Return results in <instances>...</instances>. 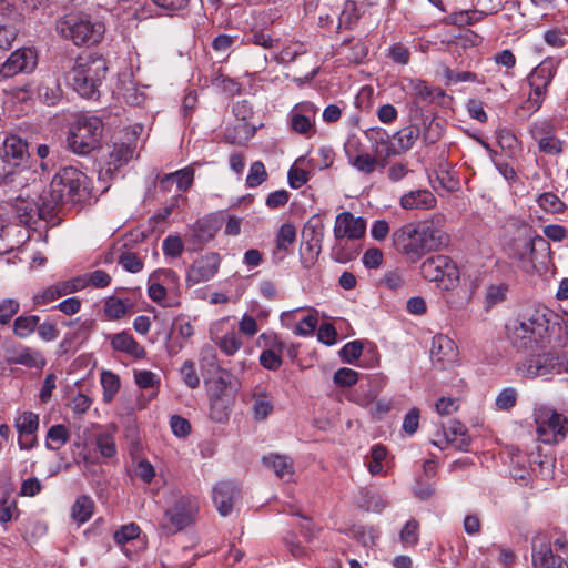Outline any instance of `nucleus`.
<instances>
[{"mask_svg": "<svg viewBox=\"0 0 568 568\" xmlns=\"http://www.w3.org/2000/svg\"><path fill=\"white\" fill-rule=\"evenodd\" d=\"M537 203L544 211L552 214L562 213L566 209V204L551 192L540 194Z\"/></svg>", "mask_w": 568, "mask_h": 568, "instance_id": "nucleus-50", "label": "nucleus"}, {"mask_svg": "<svg viewBox=\"0 0 568 568\" xmlns=\"http://www.w3.org/2000/svg\"><path fill=\"white\" fill-rule=\"evenodd\" d=\"M456 357L455 343L446 335L438 334L432 339L430 358L434 363L445 366Z\"/></svg>", "mask_w": 568, "mask_h": 568, "instance_id": "nucleus-26", "label": "nucleus"}, {"mask_svg": "<svg viewBox=\"0 0 568 568\" xmlns=\"http://www.w3.org/2000/svg\"><path fill=\"white\" fill-rule=\"evenodd\" d=\"M37 64L38 54L34 49H17L0 65V80L12 78L19 73H31L37 68Z\"/></svg>", "mask_w": 568, "mask_h": 568, "instance_id": "nucleus-16", "label": "nucleus"}, {"mask_svg": "<svg viewBox=\"0 0 568 568\" xmlns=\"http://www.w3.org/2000/svg\"><path fill=\"white\" fill-rule=\"evenodd\" d=\"M267 172L262 161H255L251 164L248 174L246 176V185L248 187H256L267 180Z\"/></svg>", "mask_w": 568, "mask_h": 568, "instance_id": "nucleus-56", "label": "nucleus"}, {"mask_svg": "<svg viewBox=\"0 0 568 568\" xmlns=\"http://www.w3.org/2000/svg\"><path fill=\"white\" fill-rule=\"evenodd\" d=\"M414 95L418 102L433 103L445 98V91L438 87H430L423 80L412 82Z\"/></svg>", "mask_w": 568, "mask_h": 568, "instance_id": "nucleus-30", "label": "nucleus"}, {"mask_svg": "<svg viewBox=\"0 0 568 568\" xmlns=\"http://www.w3.org/2000/svg\"><path fill=\"white\" fill-rule=\"evenodd\" d=\"M277 42V39H274L270 33L261 28H251L242 38V43L254 44L264 49H272Z\"/></svg>", "mask_w": 568, "mask_h": 568, "instance_id": "nucleus-36", "label": "nucleus"}, {"mask_svg": "<svg viewBox=\"0 0 568 568\" xmlns=\"http://www.w3.org/2000/svg\"><path fill=\"white\" fill-rule=\"evenodd\" d=\"M94 503L89 496H80L75 499L72 506V518L83 524L88 521L93 514Z\"/></svg>", "mask_w": 568, "mask_h": 568, "instance_id": "nucleus-41", "label": "nucleus"}, {"mask_svg": "<svg viewBox=\"0 0 568 568\" xmlns=\"http://www.w3.org/2000/svg\"><path fill=\"white\" fill-rule=\"evenodd\" d=\"M366 231V221L363 217H356L351 212H342L336 215L334 223V239L359 240Z\"/></svg>", "mask_w": 568, "mask_h": 568, "instance_id": "nucleus-19", "label": "nucleus"}, {"mask_svg": "<svg viewBox=\"0 0 568 568\" xmlns=\"http://www.w3.org/2000/svg\"><path fill=\"white\" fill-rule=\"evenodd\" d=\"M446 84H456L459 82H477V74L470 71L456 72L445 64H440Z\"/></svg>", "mask_w": 568, "mask_h": 568, "instance_id": "nucleus-53", "label": "nucleus"}, {"mask_svg": "<svg viewBox=\"0 0 568 568\" xmlns=\"http://www.w3.org/2000/svg\"><path fill=\"white\" fill-rule=\"evenodd\" d=\"M104 313L109 320H119L128 313L125 301L111 296L105 301Z\"/></svg>", "mask_w": 568, "mask_h": 568, "instance_id": "nucleus-55", "label": "nucleus"}, {"mask_svg": "<svg viewBox=\"0 0 568 568\" xmlns=\"http://www.w3.org/2000/svg\"><path fill=\"white\" fill-rule=\"evenodd\" d=\"M399 205L407 211L432 210L437 205V199L427 189L412 190L400 196Z\"/></svg>", "mask_w": 568, "mask_h": 568, "instance_id": "nucleus-23", "label": "nucleus"}, {"mask_svg": "<svg viewBox=\"0 0 568 568\" xmlns=\"http://www.w3.org/2000/svg\"><path fill=\"white\" fill-rule=\"evenodd\" d=\"M87 195V176L73 166L61 168L50 187L39 199L38 211L42 219L51 217L64 205L75 204Z\"/></svg>", "mask_w": 568, "mask_h": 568, "instance_id": "nucleus-2", "label": "nucleus"}, {"mask_svg": "<svg viewBox=\"0 0 568 568\" xmlns=\"http://www.w3.org/2000/svg\"><path fill=\"white\" fill-rule=\"evenodd\" d=\"M103 122L95 115H81L70 128L69 149L79 155H88L100 145Z\"/></svg>", "mask_w": 568, "mask_h": 568, "instance_id": "nucleus-7", "label": "nucleus"}, {"mask_svg": "<svg viewBox=\"0 0 568 568\" xmlns=\"http://www.w3.org/2000/svg\"><path fill=\"white\" fill-rule=\"evenodd\" d=\"M241 497L239 487L232 481H220L212 490V499L219 511L223 517L229 516L235 503Z\"/></svg>", "mask_w": 568, "mask_h": 568, "instance_id": "nucleus-20", "label": "nucleus"}, {"mask_svg": "<svg viewBox=\"0 0 568 568\" xmlns=\"http://www.w3.org/2000/svg\"><path fill=\"white\" fill-rule=\"evenodd\" d=\"M101 385L103 388V402L111 403L120 389V378L110 371H103L101 374Z\"/></svg>", "mask_w": 568, "mask_h": 568, "instance_id": "nucleus-46", "label": "nucleus"}, {"mask_svg": "<svg viewBox=\"0 0 568 568\" xmlns=\"http://www.w3.org/2000/svg\"><path fill=\"white\" fill-rule=\"evenodd\" d=\"M537 141L540 151L546 154L555 155L562 152V141L555 135H545Z\"/></svg>", "mask_w": 568, "mask_h": 568, "instance_id": "nucleus-64", "label": "nucleus"}, {"mask_svg": "<svg viewBox=\"0 0 568 568\" xmlns=\"http://www.w3.org/2000/svg\"><path fill=\"white\" fill-rule=\"evenodd\" d=\"M180 373L183 382L190 388H197L200 386V377L193 361H185L181 367Z\"/></svg>", "mask_w": 568, "mask_h": 568, "instance_id": "nucleus-62", "label": "nucleus"}, {"mask_svg": "<svg viewBox=\"0 0 568 568\" xmlns=\"http://www.w3.org/2000/svg\"><path fill=\"white\" fill-rule=\"evenodd\" d=\"M37 94L43 103L54 105L61 98V89L54 79L48 78L39 84Z\"/></svg>", "mask_w": 568, "mask_h": 568, "instance_id": "nucleus-37", "label": "nucleus"}, {"mask_svg": "<svg viewBox=\"0 0 568 568\" xmlns=\"http://www.w3.org/2000/svg\"><path fill=\"white\" fill-rule=\"evenodd\" d=\"M317 108L310 101H303L293 106L287 119L292 131L310 138L315 134Z\"/></svg>", "mask_w": 568, "mask_h": 568, "instance_id": "nucleus-17", "label": "nucleus"}, {"mask_svg": "<svg viewBox=\"0 0 568 568\" xmlns=\"http://www.w3.org/2000/svg\"><path fill=\"white\" fill-rule=\"evenodd\" d=\"M538 439L552 444L562 440L567 434V418L554 409L541 407L535 412Z\"/></svg>", "mask_w": 568, "mask_h": 568, "instance_id": "nucleus-11", "label": "nucleus"}, {"mask_svg": "<svg viewBox=\"0 0 568 568\" xmlns=\"http://www.w3.org/2000/svg\"><path fill=\"white\" fill-rule=\"evenodd\" d=\"M508 287L504 283L493 284L487 287L484 301L486 311L491 310L494 306L500 304L506 300Z\"/></svg>", "mask_w": 568, "mask_h": 568, "instance_id": "nucleus-48", "label": "nucleus"}, {"mask_svg": "<svg viewBox=\"0 0 568 568\" xmlns=\"http://www.w3.org/2000/svg\"><path fill=\"white\" fill-rule=\"evenodd\" d=\"M346 155L349 164L362 173L371 174L376 169L377 160L368 153L353 155L349 150H346Z\"/></svg>", "mask_w": 568, "mask_h": 568, "instance_id": "nucleus-43", "label": "nucleus"}, {"mask_svg": "<svg viewBox=\"0 0 568 568\" xmlns=\"http://www.w3.org/2000/svg\"><path fill=\"white\" fill-rule=\"evenodd\" d=\"M106 71L108 65L103 57L84 54L75 59L71 70L65 74V79L81 97L97 99Z\"/></svg>", "mask_w": 568, "mask_h": 568, "instance_id": "nucleus-3", "label": "nucleus"}, {"mask_svg": "<svg viewBox=\"0 0 568 568\" xmlns=\"http://www.w3.org/2000/svg\"><path fill=\"white\" fill-rule=\"evenodd\" d=\"M444 128L439 121L434 118L423 116L419 136L427 145L435 144L443 135Z\"/></svg>", "mask_w": 568, "mask_h": 568, "instance_id": "nucleus-34", "label": "nucleus"}, {"mask_svg": "<svg viewBox=\"0 0 568 568\" xmlns=\"http://www.w3.org/2000/svg\"><path fill=\"white\" fill-rule=\"evenodd\" d=\"M40 317L37 315H21L13 322V332L20 338L30 336L39 325Z\"/></svg>", "mask_w": 568, "mask_h": 568, "instance_id": "nucleus-44", "label": "nucleus"}, {"mask_svg": "<svg viewBox=\"0 0 568 568\" xmlns=\"http://www.w3.org/2000/svg\"><path fill=\"white\" fill-rule=\"evenodd\" d=\"M351 240L339 239L335 240L334 245L331 248V257L338 263H348L357 256V250L353 244H349Z\"/></svg>", "mask_w": 568, "mask_h": 568, "instance_id": "nucleus-38", "label": "nucleus"}, {"mask_svg": "<svg viewBox=\"0 0 568 568\" xmlns=\"http://www.w3.org/2000/svg\"><path fill=\"white\" fill-rule=\"evenodd\" d=\"M419 524L415 519L408 520L400 530V541L407 546H415L419 540Z\"/></svg>", "mask_w": 568, "mask_h": 568, "instance_id": "nucleus-59", "label": "nucleus"}, {"mask_svg": "<svg viewBox=\"0 0 568 568\" xmlns=\"http://www.w3.org/2000/svg\"><path fill=\"white\" fill-rule=\"evenodd\" d=\"M213 342L226 356L234 355L243 345L240 333L232 329L222 336L212 337Z\"/></svg>", "mask_w": 568, "mask_h": 568, "instance_id": "nucleus-35", "label": "nucleus"}, {"mask_svg": "<svg viewBox=\"0 0 568 568\" xmlns=\"http://www.w3.org/2000/svg\"><path fill=\"white\" fill-rule=\"evenodd\" d=\"M85 287V283L81 277H77L67 282L59 283L57 285L50 286L41 293H38L33 297L34 304L44 305L50 302H53L64 295L77 292L81 288Z\"/></svg>", "mask_w": 568, "mask_h": 568, "instance_id": "nucleus-22", "label": "nucleus"}, {"mask_svg": "<svg viewBox=\"0 0 568 568\" xmlns=\"http://www.w3.org/2000/svg\"><path fill=\"white\" fill-rule=\"evenodd\" d=\"M420 134V128L417 125H409L400 129L394 135V139L397 141V145L399 151L406 152L413 148L416 140Z\"/></svg>", "mask_w": 568, "mask_h": 568, "instance_id": "nucleus-42", "label": "nucleus"}, {"mask_svg": "<svg viewBox=\"0 0 568 568\" xmlns=\"http://www.w3.org/2000/svg\"><path fill=\"white\" fill-rule=\"evenodd\" d=\"M422 277L436 283L437 287L449 291L459 283V271L455 262L446 255H434L426 258L419 266Z\"/></svg>", "mask_w": 568, "mask_h": 568, "instance_id": "nucleus-9", "label": "nucleus"}, {"mask_svg": "<svg viewBox=\"0 0 568 568\" xmlns=\"http://www.w3.org/2000/svg\"><path fill=\"white\" fill-rule=\"evenodd\" d=\"M40 426L39 415L33 412H23L14 420V427L18 435H31L37 433Z\"/></svg>", "mask_w": 568, "mask_h": 568, "instance_id": "nucleus-40", "label": "nucleus"}, {"mask_svg": "<svg viewBox=\"0 0 568 568\" xmlns=\"http://www.w3.org/2000/svg\"><path fill=\"white\" fill-rule=\"evenodd\" d=\"M257 344L268 349L270 352L275 353L280 357H282L283 352L286 348V344L274 333H262L258 336Z\"/></svg>", "mask_w": 568, "mask_h": 568, "instance_id": "nucleus-52", "label": "nucleus"}, {"mask_svg": "<svg viewBox=\"0 0 568 568\" xmlns=\"http://www.w3.org/2000/svg\"><path fill=\"white\" fill-rule=\"evenodd\" d=\"M134 149L125 143H114L113 149L110 152V163L114 165V168L121 166L124 163H128L129 160L133 156Z\"/></svg>", "mask_w": 568, "mask_h": 568, "instance_id": "nucleus-54", "label": "nucleus"}, {"mask_svg": "<svg viewBox=\"0 0 568 568\" xmlns=\"http://www.w3.org/2000/svg\"><path fill=\"white\" fill-rule=\"evenodd\" d=\"M361 11L355 1H345L338 17V28L351 29L359 19Z\"/></svg>", "mask_w": 568, "mask_h": 568, "instance_id": "nucleus-45", "label": "nucleus"}, {"mask_svg": "<svg viewBox=\"0 0 568 568\" xmlns=\"http://www.w3.org/2000/svg\"><path fill=\"white\" fill-rule=\"evenodd\" d=\"M3 173H0V181L13 174L16 169L26 166L29 159L28 143L18 135L7 136L0 150Z\"/></svg>", "mask_w": 568, "mask_h": 568, "instance_id": "nucleus-13", "label": "nucleus"}, {"mask_svg": "<svg viewBox=\"0 0 568 568\" xmlns=\"http://www.w3.org/2000/svg\"><path fill=\"white\" fill-rule=\"evenodd\" d=\"M168 292L170 291L163 285V283L160 281H151V277L149 278L148 295L153 302L163 307L179 306L180 302L178 300L171 301L166 298Z\"/></svg>", "mask_w": 568, "mask_h": 568, "instance_id": "nucleus-39", "label": "nucleus"}, {"mask_svg": "<svg viewBox=\"0 0 568 568\" xmlns=\"http://www.w3.org/2000/svg\"><path fill=\"white\" fill-rule=\"evenodd\" d=\"M140 532V527L134 523H130L116 529L113 538L118 545H125L126 542L138 538Z\"/></svg>", "mask_w": 568, "mask_h": 568, "instance_id": "nucleus-58", "label": "nucleus"}, {"mask_svg": "<svg viewBox=\"0 0 568 568\" xmlns=\"http://www.w3.org/2000/svg\"><path fill=\"white\" fill-rule=\"evenodd\" d=\"M18 29L10 21H0V49L9 50L17 39Z\"/></svg>", "mask_w": 568, "mask_h": 568, "instance_id": "nucleus-60", "label": "nucleus"}, {"mask_svg": "<svg viewBox=\"0 0 568 568\" xmlns=\"http://www.w3.org/2000/svg\"><path fill=\"white\" fill-rule=\"evenodd\" d=\"M325 225L318 214L313 215L304 225L303 237L306 240L307 255L302 253V265L304 268H311L317 261L322 252Z\"/></svg>", "mask_w": 568, "mask_h": 568, "instance_id": "nucleus-15", "label": "nucleus"}, {"mask_svg": "<svg viewBox=\"0 0 568 568\" xmlns=\"http://www.w3.org/2000/svg\"><path fill=\"white\" fill-rule=\"evenodd\" d=\"M433 445L443 449L452 445L458 450H467L470 444V437L466 427L458 420H453L447 427H444L443 439H434Z\"/></svg>", "mask_w": 568, "mask_h": 568, "instance_id": "nucleus-21", "label": "nucleus"}, {"mask_svg": "<svg viewBox=\"0 0 568 568\" xmlns=\"http://www.w3.org/2000/svg\"><path fill=\"white\" fill-rule=\"evenodd\" d=\"M151 281H160L170 292H180V276L171 268L156 270L151 274Z\"/></svg>", "mask_w": 568, "mask_h": 568, "instance_id": "nucleus-47", "label": "nucleus"}, {"mask_svg": "<svg viewBox=\"0 0 568 568\" xmlns=\"http://www.w3.org/2000/svg\"><path fill=\"white\" fill-rule=\"evenodd\" d=\"M55 30L61 38L75 45H93L102 40L105 27L90 16L68 14L57 21Z\"/></svg>", "mask_w": 568, "mask_h": 568, "instance_id": "nucleus-6", "label": "nucleus"}, {"mask_svg": "<svg viewBox=\"0 0 568 568\" xmlns=\"http://www.w3.org/2000/svg\"><path fill=\"white\" fill-rule=\"evenodd\" d=\"M111 346L114 351L126 353L135 358L145 356V349L125 331L111 336Z\"/></svg>", "mask_w": 568, "mask_h": 568, "instance_id": "nucleus-27", "label": "nucleus"}, {"mask_svg": "<svg viewBox=\"0 0 568 568\" xmlns=\"http://www.w3.org/2000/svg\"><path fill=\"white\" fill-rule=\"evenodd\" d=\"M171 174L179 192H185L192 186L194 180V170L192 168L187 166Z\"/></svg>", "mask_w": 568, "mask_h": 568, "instance_id": "nucleus-61", "label": "nucleus"}, {"mask_svg": "<svg viewBox=\"0 0 568 568\" xmlns=\"http://www.w3.org/2000/svg\"><path fill=\"white\" fill-rule=\"evenodd\" d=\"M192 235L187 239L192 243V251H196L204 243L210 241L216 232L209 220H199L192 229Z\"/></svg>", "mask_w": 568, "mask_h": 568, "instance_id": "nucleus-32", "label": "nucleus"}, {"mask_svg": "<svg viewBox=\"0 0 568 568\" xmlns=\"http://www.w3.org/2000/svg\"><path fill=\"white\" fill-rule=\"evenodd\" d=\"M566 537L556 531L538 532L531 541L534 568H568Z\"/></svg>", "mask_w": 568, "mask_h": 568, "instance_id": "nucleus-5", "label": "nucleus"}, {"mask_svg": "<svg viewBox=\"0 0 568 568\" xmlns=\"http://www.w3.org/2000/svg\"><path fill=\"white\" fill-rule=\"evenodd\" d=\"M526 351H542L538 353H531L523 361L517 363V372L524 377H546L548 375L561 374L567 371L568 361L551 352H547L546 348L537 347L535 344L532 348H525Z\"/></svg>", "mask_w": 568, "mask_h": 568, "instance_id": "nucleus-8", "label": "nucleus"}, {"mask_svg": "<svg viewBox=\"0 0 568 568\" xmlns=\"http://www.w3.org/2000/svg\"><path fill=\"white\" fill-rule=\"evenodd\" d=\"M262 463L266 468L273 470L278 478L290 480L294 475V464L288 456L270 454L262 458Z\"/></svg>", "mask_w": 568, "mask_h": 568, "instance_id": "nucleus-28", "label": "nucleus"}, {"mask_svg": "<svg viewBox=\"0 0 568 568\" xmlns=\"http://www.w3.org/2000/svg\"><path fill=\"white\" fill-rule=\"evenodd\" d=\"M252 410L255 420H265L273 412L274 404L272 397L264 388H256L252 393Z\"/></svg>", "mask_w": 568, "mask_h": 568, "instance_id": "nucleus-29", "label": "nucleus"}, {"mask_svg": "<svg viewBox=\"0 0 568 568\" xmlns=\"http://www.w3.org/2000/svg\"><path fill=\"white\" fill-rule=\"evenodd\" d=\"M559 62L554 58L544 59L537 67H535L528 74V83L530 93L527 100L529 109L537 111L547 94L548 87L557 73Z\"/></svg>", "mask_w": 568, "mask_h": 568, "instance_id": "nucleus-10", "label": "nucleus"}, {"mask_svg": "<svg viewBox=\"0 0 568 568\" xmlns=\"http://www.w3.org/2000/svg\"><path fill=\"white\" fill-rule=\"evenodd\" d=\"M446 219L436 213L429 219L416 222L415 225L429 252L440 250L448 245L449 235L445 230Z\"/></svg>", "mask_w": 568, "mask_h": 568, "instance_id": "nucleus-14", "label": "nucleus"}, {"mask_svg": "<svg viewBox=\"0 0 568 568\" xmlns=\"http://www.w3.org/2000/svg\"><path fill=\"white\" fill-rule=\"evenodd\" d=\"M134 381L140 388H154L160 385L159 376L146 369L134 371Z\"/></svg>", "mask_w": 568, "mask_h": 568, "instance_id": "nucleus-63", "label": "nucleus"}, {"mask_svg": "<svg viewBox=\"0 0 568 568\" xmlns=\"http://www.w3.org/2000/svg\"><path fill=\"white\" fill-rule=\"evenodd\" d=\"M393 243L398 253L415 263L429 251L415 223H407L393 233Z\"/></svg>", "mask_w": 568, "mask_h": 568, "instance_id": "nucleus-12", "label": "nucleus"}, {"mask_svg": "<svg viewBox=\"0 0 568 568\" xmlns=\"http://www.w3.org/2000/svg\"><path fill=\"white\" fill-rule=\"evenodd\" d=\"M221 256L219 253H206L196 258L186 272V283L193 286L203 282H207L219 272Z\"/></svg>", "mask_w": 568, "mask_h": 568, "instance_id": "nucleus-18", "label": "nucleus"}, {"mask_svg": "<svg viewBox=\"0 0 568 568\" xmlns=\"http://www.w3.org/2000/svg\"><path fill=\"white\" fill-rule=\"evenodd\" d=\"M296 240V229L292 223L281 225L275 237V248L272 252L274 263L282 262L288 254L290 247Z\"/></svg>", "mask_w": 568, "mask_h": 568, "instance_id": "nucleus-25", "label": "nucleus"}, {"mask_svg": "<svg viewBox=\"0 0 568 568\" xmlns=\"http://www.w3.org/2000/svg\"><path fill=\"white\" fill-rule=\"evenodd\" d=\"M381 283L392 291H399L406 285V272L403 268L396 267L387 271Z\"/></svg>", "mask_w": 568, "mask_h": 568, "instance_id": "nucleus-49", "label": "nucleus"}, {"mask_svg": "<svg viewBox=\"0 0 568 568\" xmlns=\"http://www.w3.org/2000/svg\"><path fill=\"white\" fill-rule=\"evenodd\" d=\"M164 498L169 506L164 510L160 527L166 535L182 531L195 521L199 513L196 497L170 489L164 494Z\"/></svg>", "mask_w": 568, "mask_h": 568, "instance_id": "nucleus-4", "label": "nucleus"}, {"mask_svg": "<svg viewBox=\"0 0 568 568\" xmlns=\"http://www.w3.org/2000/svg\"><path fill=\"white\" fill-rule=\"evenodd\" d=\"M509 338L517 348L564 347L568 345V323L548 307H538L507 325Z\"/></svg>", "mask_w": 568, "mask_h": 568, "instance_id": "nucleus-1", "label": "nucleus"}, {"mask_svg": "<svg viewBox=\"0 0 568 568\" xmlns=\"http://www.w3.org/2000/svg\"><path fill=\"white\" fill-rule=\"evenodd\" d=\"M386 448L382 445H374L367 457V468L372 475H379L383 471V460L386 458Z\"/></svg>", "mask_w": 568, "mask_h": 568, "instance_id": "nucleus-51", "label": "nucleus"}, {"mask_svg": "<svg viewBox=\"0 0 568 568\" xmlns=\"http://www.w3.org/2000/svg\"><path fill=\"white\" fill-rule=\"evenodd\" d=\"M70 439V432L62 424L52 425L45 436V448L49 450L61 449Z\"/></svg>", "mask_w": 568, "mask_h": 568, "instance_id": "nucleus-33", "label": "nucleus"}, {"mask_svg": "<svg viewBox=\"0 0 568 568\" xmlns=\"http://www.w3.org/2000/svg\"><path fill=\"white\" fill-rule=\"evenodd\" d=\"M529 241V225L524 224L517 235L506 243L507 255L520 262H530Z\"/></svg>", "mask_w": 568, "mask_h": 568, "instance_id": "nucleus-24", "label": "nucleus"}, {"mask_svg": "<svg viewBox=\"0 0 568 568\" xmlns=\"http://www.w3.org/2000/svg\"><path fill=\"white\" fill-rule=\"evenodd\" d=\"M162 250L166 257L178 258L184 251V244L179 235H169L163 240Z\"/></svg>", "mask_w": 568, "mask_h": 568, "instance_id": "nucleus-57", "label": "nucleus"}, {"mask_svg": "<svg viewBox=\"0 0 568 568\" xmlns=\"http://www.w3.org/2000/svg\"><path fill=\"white\" fill-rule=\"evenodd\" d=\"M529 250H530V263L535 261L545 262L549 257L551 248L546 237L537 234L529 226Z\"/></svg>", "mask_w": 568, "mask_h": 568, "instance_id": "nucleus-31", "label": "nucleus"}]
</instances>
